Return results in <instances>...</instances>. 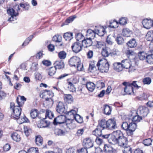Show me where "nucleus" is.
I'll return each instance as SVG.
<instances>
[{
    "label": "nucleus",
    "mask_w": 153,
    "mask_h": 153,
    "mask_svg": "<svg viewBox=\"0 0 153 153\" xmlns=\"http://www.w3.org/2000/svg\"><path fill=\"white\" fill-rule=\"evenodd\" d=\"M109 65L106 59L102 58L97 63L95 61L91 62L89 65V70L91 72L95 73H97L98 70L102 73L107 72L109 70Z\"/></svg>",
    "instance_id": "nucleus-1"
},
{
    "label": "nucleus",
    "mask_w": 153,
    "mask_h": 153,
    "mask_svg": "<svg viewBox=\"0 0 153 153\" xmlns=\"http://www.w3.org/2000/svg\"><path fill=\"white\" fill-rule=\"evenodd\" d=\"M114 136H112L110 141L111 144L118 143L121 146H125L127 143V138L124 136L123 132L120 130L114 131Z\"/></svg>",
    "instance_id": "nucleus-2"
},
{
    "label": "nucleus",
    "mask_w": 153,
    "mask_h": 153,
    "mask_svg": "<svg viewBox=\"0 0 153 153\" xmlns=\"http://www.w3.org/2000/svg\"><path fill=\"white\" fill-rule=\"evenodd\" d=\"M74 122L73 120H71L69 119H66V117L65 115H60L54 119L53 123L54 125L64 123L68 128L70 129H71L76 127L75 124L73 123Z\"/></svg>",
    "instance_id": "nucleus-3"
},
{
    "label": "nucleus",
    "mask_w": 153,
    "mask_h": 153,
    "mask_svg": "<svg viewBox=\"0 0 153 153\" xmlns=\"http://www.w3.org/2000/svg\"><path fill=\"white\" fill-rule=\"evenodd\" d=\"M129 82H124L120 85L121 88V93L122 95L134 94L133 87L131 85Z\"/></svg>",
    "instance_id": "nucleus-4"
},
{
    "label": "nucleus",
    "mask_w": 153,
    "mask_h": 153,
    "mask_svg": "<svg viewBox=\"0 0 153 153\" xmlns=\"http://www.w3.org/2000/svg\"><path fill=\"white\" fill-rule=\"evenodd\" d=\"M121 126L123 129L126 131L128 136H131L133 134L134 131H135L137 125L135 123H131L128 124L127 122H123Z\"/></svg>",
    "instance_id": "nucleus-5"
},
{
    "label": "nucleus",
    "mask_w": 153,
    "mask_h": 153,
    "mask_svg": "<svg viewBox=\"0 0 153 153\" xmlns=\"http://www.w3.org/2000/svg\"><path fill=\"white\" fill-rule=\"evenodd\" d=\"M86 32V36H89L88 38L91 39L94 38L96 33L100 36H103L104 34L105 30L103 27H100L99 29L95 30L89 29Z\"/></svg>",
    "instance_id": "nucleus-6"
},
{
    "label": "nucleus",
    "mask_w": 153,
    "mask_h": 153,
    "mask_svg": "<svg viewBox=\"0 0 153 153\" xmlns=\"http://www.w3.org/2000/svg\"><path fill=\"white\" fill-rule=\"evenodd\" d=\"M14 8V9L10 8L7 10V13L11 16V17L9 18L8 21H13V17L18 15V13L20 11V9L19 5L18 4L15 5Z\"/></svg>",
    "instance_id": "nucleus-7"
},
{
    "label": "nucleus",
    "mask_w": 153,
    "mask_h": 153,
    "mask_svg": "<svg viewBox=\"0 0 153 153\" xmlns=\"http://www.w3.org/2000/svg\"><path fill=\"white\" fill-rule=\"evenodd\" d=\"M21 106L19 105H15L13 102H11L10 104V108L13 109V117L15 119H18L21 114L22 109Z\"/></svg>",
    "instance_id": "nucleus-8"
},
{
    "label": "nucleus",
    "mask_w": 153,
    "mask_h": 153,
    "mask_svg": "<svg viewBox=\"0 0 153 153\" xmlns=\"http://www.w3.org/2000/svg\"><path fill=\"white\" fill-rule=\"evenodd\" d=\"M84 39V36L82 33H77V53L81 50L82 43Z\"/></svg>",
    "instance_id": "nucleus-9"
},
{
    "label": "nucleus",
    "mask_w": 153,
    "mask_h": 153,
    "mask_svg": "<svg viewBox=\"0 0 153 153\" xmlns=\"http://www.w3.org/2000/svg\"><path fill=\"white\" fill-rule=\"evenodd\" d=\"M149 50L148 55L146 58V62L150 64H153V43H151L149 45Z\"/></svg>",
    "instance_id": "nucleus-10"
},
{
    "label": "nucleus",
    "mask_w": 153,
    "mask_h": 153,
    "mask_svg": "<svg viewBox=\"0 0 153 153\" xmlns=\"http://www.w3.org/2000/svg\"><path fill=\"white\" fill-rule=\"evenodd\" d=\"M106 129L114 130L117 128L116 121L113 119H110L107 121Z\"/></svg>",
    "instance_id": "nucleus-11"
},
{
    "label": "nucleus",
    "mask_w": 153,
    "mask_h": 153,
    "mask_svg": "<svg viewBox=\"0 0 153 153\" xmlns=\"http://www.w3.org/2000/svg\"><path fill=\"white\" fill-rule=\"evenodd\" d=\"M56 111L60 114H62L65 113V105L64 103L62 102H59L56 107Z\"/></svg>",
    "instance_id": "nucleus-12"
},
{
    "label": "nucleus",
    "mask_w": 153,
    "mask_h": 153,
    "mask_svg": "<svg viewBox=\"0 0 153 153\" xmlns=\"http://www.w3.org/2000/svg\"><path fill=\"white\" fill-rule=\"evenodd\" d=\"M65 113L70 117L68 119H70L71 120H73L74 122L73 123L76 124V112L75 110H72L68 111H66Z\"/></svg>",
    "instance_id": "nucleus-13"
},
{
    "label": "nucleus",
    "mask_w": 153,
    "mask_h": 153,
    "mask_svg": "<svg viewBox=\"0 0 153 153\" xmlns=\"http://www.w3.org/2000/svg\"><path fill=\"white\" fill-rule=\"evenodd\" d=\"M138 112L142 116L145 117L147 115L149 110L148 108L145 106H140L138 108Z\"/></svg>",
    "instance_id": "nucleus-14"
},
{
    "label": "nucleus",
    "mask_w": 153,
    "mask_h": 153,
    "mask_svg": "<svg viewBox=\"0 0 153 153\" xmlns=\"http://www.w3.org/2000/svg\"><path fill=\"white\" fill-rule=\"evenodd\" d=\"M48 96L51 98L54 96V93L50 90H45L42 91L40 95V97L42 98H46Z\"/></svg>",
    "instance_id": "nucleus-15"
},
{
    "label": "nucleus",
    "mask_w": 153,
    "mask_h": 153,
    "mask_svg": "<svg viewBox=\"0 0 153 153\" xmlns=\"http://www.w3.org/2000/svg\"><path fill=\"white\" fill-rule=\"evenodd\" d=\"M83 145L88 149L92 147L93 146L92 140L89 138H87L84 140Z\"/></svg>",
    "instance_id": "nucleus-16"
},
{
    "label": "nucleus",
    "mask_w": 153,
    "mask_h": 153,
    "mask_svg": "<svg viewBox=\"0 0 153 153\" xmlns=\"http://www.w3.org/2000/svg\"><path fill=\"white\" fill-rule=\"evenodd\" d=\"M142 23L143 27L147 29H149L152 26V20L150 19H144L143 20Z\"/></svg>",
    "instance_id": "nucleus-17"
},
{
    "label": "nucleus",
    "mask_w": 153,
    "mask_h": 153,
    "mask_svg": "<svg viewBox=\"0 0 153 153\" xmlns=\"http://www.w3.org/2000/svg\"><path fill=\"white\" fill-rule=\"evenodd\" d=\"M63 98L65 101L68 103L71 104L73 102V97L71 94H65Z\"/></svg>",
    "instance_id": "nucleus-18"
},
{
    "label": "nucleus",
    "mask_w": 153,
    "mask_h": 153,
    "mask_svg": "<svg viewBox=\"0 0 153 153\" xmlns=\"http://www.w3.org/2000/svg\"><path fill=\"white\" fill-rule=\"evenodd\" d=\"M26 100V98L23 96H19L16 98L17 104L20 106H22L24 104V102Z\"/></svg>",
    "instance_id": "nucleus-19"
},
{
    "label": "nucleus",
    "mask_w": 153,
    "mask_h": 153,
    "mask_svg": "<svg viewBox=\"0 0 153 153\" xmlns=\"http://www.w3.org/2000/svg\"><path fill=\"white\" fill-rule=\"evenodd\" d=\"M54 67L56 69H60L63 68L64 67V62L62 60L56 61L54 63Z\"/></svg>",
    "instance_id": "nucleus-20"
},
{
    "label": "nucleus",
    "mask_w": 153,
    "mask_h": 153,
    "mask_svg": "<svg viewBox=\"0 0 153 153\" xmlns=\"http://www.w3.org/2000/svg\"><path fill=\"white\" fill-rule=\"evenodd\" d=\"M92 42L91 39L87 38L84 39L82 43V47L84 46L85 48H87L91 46L92 45Z\"/></svg>",
    "instance_id": "nucleus-21"
},
{
    "label": "nucleus",
    "mask_w": 153,
    "mask_h": 153,
    "mask_svg": "<svg viewBox=\"0 0 153 153\" xmlns=\"http://www.w3.org/2000/svg\"><path fill=\"white\" fill-rule=\"evenodd\" d=\"M53 103V100L51 98H48V97L45 98L44 102V104L46 105L48 108L51 107Z\"/></svg>",
    "instance_id": "nucleus-22"
},
{
    "label": "nucleus",
    "mask_w": 153,
    "mask_h": 153,
    "mask_svg": "<svg viewBox=\"0 0 153 153\" xmlns=\"http://www.w3.org/2000/svg\"><path fill=\"white\" fill-rule=\"evenodd\" d=\"M35 143L37 146H40L43 143V139L42 137L39 135L35 136Z\"/></svg>",
    "instance_id": "nucleus-23"
},
{
    "label": "nucleus",
    "mask_w": 153,
    "mask_h": 153,
    "mask_svg": "<svg viewBox=\"0 0 153 153\" xmlns=\"http://www.w3.org/2000/svg\"><path fill=\"white\" fill-rule=\"evenodd\" d=\"M113 68L115 70L120 71H121L123 69V67L122 63L120 62H115L113 64Z\"/></svg>",
    "instance_id": "nucleus-24"
},
{
    "label": "nucleus",
    "mask_w": 153,
    "mask_h": 153,
    "mask_svg": "<svg viewBox=\"0 0 153 153\" xmlns=\"http://www.w3.org/2000/svg\"><path fill=\"white\" fill-rule=\"evenodd\" d=\"M123 68H128L131 66V62L127 59H125L122 61Z\"/></svg>",
    "instance_id": "nucleus-25"
},
{
    "label": "nucleus",
    "mask_w": 153,
    "mask_h": 153,
    "mask_svg": "<svg viewBox=\"0 0 153 153\" xmlns=\"http://www.w3.org/2000/svg\"><path fill=\"white\" fill-rule=\"evenodd\" d=\"M127 45L129 47L133 48L136 47L137 44L135 39L133 38L128 42Z\"/></svg>",
    "instance_id": "nucleus-26"
},
{
    "label": "nucleus",
    "mask_w": 153,
    "mask_h": 153,
    "mask_svg": "<svg viewBox=\"0 0 153 153\" xmlns=\"http://www.w3.org/2000/svg\"><path fill=\"white\" fill-rule=\"evenodd\" d=\"M94 84L91 82H89L86 83V87L87 89L91 92H92L94 90L95 88Z\"/></svg>",
    "instance_id": "nucleus-27"
},
{
    "label": "nucleus",
    "mask_w": 153,
    "mask_h": 153,
    "mask_svg": "<svg viewBox=\"0 0 153 153\" xmlns=\"http://www.w3.org/2000/svg\"><path fill=\"white\" fill-rule=\"evenodd\" d=\"M84 70L83 63L79 58H77V71H82Z\"/></svg>",
    "instance_id": "nucleus-28"
},
{
    "label": "nucleus",
    "mask_w": 153,
    "mask_h": 153,
    "mask_svg": "<svg viewBox=\"0 0 153 153\" xmlns=\"http://www.w3.org/2000/svg\"><path fill=\"white\" fill-rule=\"evenodd\" d=\"M104 150L106 153H112L113 152V148L109 145H105Z\"/></svg>",
    "instance_id": "nucleus-29"
},
{
    "label": "nucleus",
    "mask_w": 153,
    "mask_h": 153,
    "mask_svg": "<svg viewBox=\"0 0 153 153\" xmlns=\"http://www.w3.org/2000/svg\"><path fill=\"white\" fill-rule=\"evenodd\" d=\"M132 33V31L128 28H125L122 30V34L125 36L129 37Z\"/></svg>",
    "instance_id": "nucleus-30"
},
{
    "label": "nucleus",
    "mask_w": 153,
    "mask_h": 153,
    "mask_svg": "<svg viewBox=\"0 0 153 153\" xmlns=\"http://www.w3.org/2000/svg\"><path fill=\"white\" fill-rule=\"evenodd\" d=\"M11 137L13 140L16 142L19 141L21 139L20 135L16 132H15L12 134L11 135Z\"/></svg>",
    "instance_id": "nucleus-31"
},
{
    "label": "nucleus",
    "mask_w": 153,
    "mask_h": 153,
    "mask_svg": "<svg viewBox=\"0 0 153 153\" xmlns=\"http://www.w3.org/2000/svg\"><path fill=\"white\" fill-rule=\"evenodd\" d=\"M67 84L68 85V88L69 90L73 92H76V87L73 83L71 82H68Z\"/></svg>",
    "instance_id": "nucleus-32"
},
{
    "label": "nucleus",
    "mask_w": 153,
    "mask_h": 153,
    "mask_svg": "<svg viewBox=\"0 0 153 153\" xmlns=\"http://www.w3.org/2000/svg\"><path fill=\"white\" fill-rule=\"evenodd\" d=\"M107 121L104 119H102L98 121V125L103 129H106Z\"/></svg>",
    "instance_id": "nucleus-33"
},
{
    "label": "nucleus",
    "mask_w": 153,
    "mask_h": 153,
    "mask_svg": "<svg viewBox=\"0 0 153 153\" xmlns=\"http://www.w3.org/2000/svg\"><path fill=\"white\" fill-rule=\"evenodd\" d=\"M64 38L67 41H70L73 38V33L68 32L64 33Z\"/></svg>",
    "instance_id": "nucleus-34"
},
{
    "label": "nucleus",
    "mask_w": 153,
    "mask_h": 153,
    "mask_svg": "<svg viewBox=\"0 0 153 153\" xmlns=\"http://www.w3.org/2000/svg\"><path fill=\"white\" fill-rule=\"evenodd\" d=\"M104 113L107 115H109L111 112V109L109 106L107 105H105L104 107Z\"/></svg>",
    "instance_id": "nucleus-35"
},
{
    "label": "nucleus",
    "mask_w": 153,
    "mask_h": 153,
    "mask_svg": "<svg viewBox=\"0 0 153 153\" xmlns=\"http://www.w3.org/2000/svg\"><path fill=\"white\" fill-rule=\"evenodd\" d=\"M109 49L107 48H103L102 50V54L104 57L108 56L110 53Z\"/></svg>",
    "instance_id": "nucleus-36"
},
{
    "label": "nucleus",
    "mask_w": 153,
    "mask_h": 153,
    "mask_svg": "<svg viewBox=\"0 0 153 153\" xmlns=\"http://www.w3.org/2000/svg\"><path fill=\"white\" fill-rule=\"evenodd\" d=\"M146 38L148 41H152L153 40V31L148 32L146 35Z\"/></svg>",
    "instance_id": "nucleus-37"
},
{
    "label": "nucleus",
    "mask_w": 153,
    "mask_h": 153,
    "mask_svg": "<svg viewBox=\"0 0 153 153\" xmlns=\"http://www.w3.org/2000/svg\"><path fill=\"white\" fill-rule=\"evenodd\" d=\"M92 134L97 137L101 136L102 135V131L100 129H99L98 127L95 130L93 131Z\"/></svg>",
    "instance_id": "nucleus-38"
},
{
    "label": "nucleus",
    "mask_w": 153,
    "mask_h": 153,
    "mask_svg": "<svg viewBox=\"0 0 153 153\" xmlns=\"http://www.w3.org/2000/svg\"><path fill=\"white\" fill-rule=\"evenodd\" d=\"M76 56L72 57L69 60V63L71 66L75 67L76 63Z\"/></svg>",
    "instance_id": "nucleus-39"
},
{
    "label": "nucleus",
    "mask_w": 153,
    "mask_h": 153,
    "mask_svg": "<svg viewBox=\"0 0 153 153\" xmlns=\"http://www.w3.org/2000/svg\"><path fill=\"white\" fill-rule=\"evenodd\" d=\"M115 40L119 45H121L124 43V40L123 37L118 36L115 39Z\"/></svg>",
    "instance_id": "nucleus-40"
},
{
    "label": "nucleus",
    "mask_w": 153,
    "mask_h": 153,
    "mask_svg": "<svg viewBox=\"0 0 153 153\" xmlns=\"http://www.w3.org/2000/svg\"><path fill=\"white\" fill-rule=\"evenodd\" d=\"M118 22L115 20L110 21L109 22V25H108V27L111 28L117 27H118Z\"/></svg>",
    "instance_id": "nucleus-41"
},
{
    "label": "nucleus",
    "mask_w": 153,
    "mask_h": 153,
    "mask_svg": "<svg viewBox=\"0 0 153 153\" xmlns=\"http://www.w3.org/2000/svg\"><path fill=\"white\" fill-rule=\"evenodd\" d=\"M45 117V118L48 117L50 119H52L54 117V114L51 111L47 109L46 111Z\"/></svg>",
    "instance_id": "nucleus-42"
},
{
    "label": "nucleus",
    "mask_w": 153,
    "mask_h": 153,
    "mask_svg": "<svg viewBox=\"0 0 153 153\" xmlns=\"http://www.w3.org/2000/svg\"><path fill=\"white\" fill-rule=\"evenodd\" d=\"M20 7L23 8V10H29L30 7V6L29 4L27 2L25 3H20L19 4Z\"/></svg>",
    "instance_id": "nucleus-43"
},
{
    "label": "nucleus",
    "mask_w": 153,
    "mask_h": 153,
    "mask_svg": "<svg viewBox=\"0 0 153 153\" xmlns=\"http://www.w3.org/2000/svg\"><path fill=\"white\" fill-rule=\"evenodd\" d=\"M138 56L140 60H143L146 58L147 55L146 53L143 51L140 52L138 53Z\"/></svg>",
    "instance_id": "nucleus-44"
},
{
    "label": "nucleus",
    "mask_w": 153,
    "mask_h": 153,
    "mask_svg": "<svg viewBox=\"0 0 153 153\" xmlns=\"http://www.w3.org/2000/svg\"><path fill=\"white\" fill-rule=\"evenodd\" d=\"M56 71V68L54 67H51L48 69V75L51 76H52L54 75Z\"/></svg>",
    "instance_id": "nucleus-45"
},
{
    "label": "nucleus",
    "mask_w": 153,
    "mask_h": 153,
    "mask_svg": "<svg viewBox=\"0 0 153 153\" xmlns=\"http://www.w3.org/2000/svg\"><path fill=\"white\" fill-rule=\"evenodd\" d=\"M16 119L17 120V123L19 124H21L26 121V120L27 119L25 116H24L23 117H19L18 119Z\"/></svg>",
    "instance_id": "nucleus-46"
},
{
    "label": "nucleus",
    "mask_w": 153,
    "mask_h": 153,
    "mask_svg": "<svg viewBox=\"0 0 153 153\" xmlns=\"http://www.w3.org/2000/svg\"><path fill=\"white\" fill-rule=\"evenodd\" d=\"M76 18V15H74L69 17L65 21V24L67 25L68 24L72 22Z\"/></svg>",
    "instance_id": "nucleus-47"
},
{
    "label": "nucleus",
    "mask_w": 153,
    "mask_h": 153,
    "mask_svg": "<svg viewBox=\"0 0 153 153\" xmlns=\"http://www.w3.org/2000/svg\"><path fill=\"white\" fill-rule=\"evenodd\" d=\"M53 40L57 42H60L62 41V37L60 35H55L53 38Z\"/></svg>",
    "instance_id": "nucleus-48"
},
{
    "label": "nucleus",
    "mask_w": 153,
    "mask_h": 153,
    "mask_svg": "<svg viewBox=\"0 0 153 153\" xmlns=\"http://www.w3.org/2000/svg\"><path fill=\"white\" fill-rule=\"evenodd\" d=\"M114 131L111 134H105L102 135V137L103 138H107L109 143L111 144V142L110 141V139L112 140L111 138L112 136H114Z\"/></svg>",
    "instance_id": "nucleus-49"
},
{
    "label": "nucleus",
    "mask_w": 153,
    "mask_h": 153,
    "mask_svg": "<svg viewBox=\"0 0 153 153\" xmlns=\"http://www.w3.org/2000/svg\"><path fill=\"white\" fill-rule=\"evenodd\" d=\"M66 53L63 51L60 52L58 54L59 58L61 59H65L66 57Z\"/></svg>",
    "instance_id": "nucleus-50"
},
{
    "label": "nucleus",
    "mask_w": 153,
    "mask_h": 153,
    "mask_svg": "<svg viewBox=\"0 0 153 153\" xmlns=\"http://www.w3.org/2000/svg\"><path fill=\"white\" fill-rule=\"evenodd\" d=\"M24 132L25 135L28 136L30 134L31 131V130L30 129V128H28L27 126H25L24 127Z\"/></svg>",
    "instance_id": "nucleus-51"
},
{
    "label": "nucleus",
    "mask_w": 153,
    "mask_h": 153,
    "mask_svg": "<svg viewBox=\"0 0 153 153\" xmlns=\"http://www.w3.org/2000/svg\"><path fill=\"white\" fill-rule=\"evenodd\" d=\"M30 116L33 119H34L38 115L37 110L35 109L31 110Z\"/></svg>",
    "instance_id": "nucleus-52"
},
{
    "label": "nucleus",
    "mask_w": 153,
    "mask_h": 153,
    "mask_svg": "<svg viewBox=\"0 0 153 153\" xmlns=\"http://www.w3.org/2000/svg\"><path fill=\"white\" fill-rule=\"evenodd\" d=\"M65 134V132L61 129H56L55 130V134L57 135L62 136Z\"/></svg>",
    "instance_id": "nucleus-53"
},
{
    "label": "nucleus",
    "mask_w": 153,
    "mask_h": 153,
    "mask_svg": "<svg viewBox=\"0 0 153 153\" xmlns=\"http://www.w3.org/2000/svg\"><path fill=\"white\" fill-rule=\"evenodd\" d=\"M28 153H38L39 151L37 148H31L27 150Z\"/></svg>",
    "instance_id": "nucleus-54"
},
{
    "label": "nucleus",
    "mask_w": 153,
    "mask_h": 153,
    "mask_svg": "<svg viewBox=\"0 0 153 153\" xmlns=\"http://www.w3.org/2000/svg\"><path fill=\"white\" fill-rule=\"evenodd\" d=\"M152 140L151 138L146 139L143 141V143L146 146H149L151 145Z\"/></svg>",
    "instance_id": "nucleus-55"
},
{
    "label": "nucleus",
    "mask_w": 153,
    "mask_h": 153,
    "mask_svg": "<svg viewBox=\"0 0 153 153\" xmlns=\"http://www.w3.org/2000/svg\"><path fill=\"white\" fill-rule=\"evenodd\" d=\"M142 120L141 117H140L138 115H136L134 116L132 119V121L133 122H138Z\"/></svg>",
    "instance_id": "nucleus-56"
},
{
    "label": "nucleus",
    "mask_w": 153,
    "mask_h": 153,
    "mask_svg": "<svg viewBox=\"0 0 153 153\" xmlns=\"http://www.w3.org/2000/svg\"><path fill=\"white\" fill-rule=\"evenodd\" d=\"M40 128H45L48 126V124L47 121H41L40 122Z\"/></svg>",
    "instance_id": "nucleus-57"
},
{
    "label": "nucleus",
    "mask_w": 153,
    "mask_h": 153,
    "mask_svg": "<svg viewBox=\"0 0 153 153\" xmlns=\"http://www.w3.org/2000/svg\"><path fill=\"white\" fill-rule=\"evenodd\" d=\"M143 82L144 84L149 85L151 82V79L150 78L146 77L143 79Z\"/></svg>",
    "instance_id": "nucleus-58"
},
{
    "label": "nucleus",
    "mask_w": 153,
    "mask_h": 153,
    "mask_svg": "<svg viewBox=\"0 0 153 153\" xmlns=\"http://www.w3.org/2000/svg\"><path fill=\"white\" fill-rule=\"evenodd\" d=\"M123 152V153H132L131 148L130 146L125 147Z\"/></svg>",
    "instance_id": "nucleus-59"
},
{
    "label": "nucleus",
    "mask_w": 153,
    "mask_h": 153,
    "mask_svg": "<svg viewBox=\"0 0 153 153\" xmlns=\"http://www.w3.org/2000/svg\"><path fill=\"white\" fill-rule=\"evenodd\" d=\"M123 152V153H132L131 148L130 146L125 147Z\"/></svg>",
    "instance_id": "nucleus-60"
},
{
    "label": "nucleus",
    "mask_w": 153,
    "mask_h": 153,
    "mask_svg": "<svg viewBox=\"0 0 153 153\" xmlns=\"http://www.w3.org/2000/svg\"><path fill=\"white\" fill-rule=\"evenodd\" d=\"M104 43L102 42L101 41H97L96 45V47L98 48H101L104 46Z\"/></svg>",
    "instance_id": "nucleus-61"
},
{
    "label": "nucleus",
    "mask_w": 153,
    "mask_h": 153,
    "mask_svg": "<svg viewBox=\"0 0 153 153\" xmlns=\"http://www.w3.org/2000/svg\"><path fill=\"white\" fill-rule=\"evenodd\" d=\"M93 56V51L91 50H89L87 53L88 58L91 59Z\"/></svg>",
    "instance_id": "nucleus-62"
},
{
    "label": "nucleus",
    "mask_w": 153,
    "mask_h": 153,
    "mask_svg": "<svg viewBox=\"0 0 153 153\" xmlns=\"http://www.w3.org/2000/svg\"><path fill=\"white\" fill-rule=\"evenodd\" d=\"M127 23L126 19L125 18H122L120 19L119 23L120 25H125Z\"/></svg>",
    "instance_id": "nucleus-63"
},
{
    "label": "nucleus",
    "mask_w": 153,
    "mask_h": 153,
    "mask_svg": "<svg viewBox=\"0 0 153 153\" xmlns=\"http://www.w3.org/2000/svg\"><path fill=\"white\" fill-rule=\"evenodd\" d=\"M77 152L78 153H87L88 152L87 149L84 148L77 150Z\"/></svg>",
    "instance_id": "nucleus-64"
}]
</instances>
